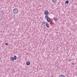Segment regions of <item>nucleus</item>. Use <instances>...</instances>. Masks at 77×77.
<instances>
[{"instance_id": "f257e3e1", "label": "nucleus", "mask_w": 77, "mask_h": 77, "mask_svg": "<svg viewBox=\"0 0 77 77\" xmlns=\"http://www.w3.org/2000/svg\"><path fill=\"white\" fill-rule=\"evenodd\" d=\"M13 13L15 14H17L18 12V10L17 8H14L13 10Z\"/></svg>"}, {"instance_id": "f03ea898", "label": "nucleus", "mask_w": 77, "mask_h": 77, "mask_svg": "<svg viewBox=\"0 0 77 77\" xmlns=\"http://www.w3.org/2000/svg\"><path fill=\"white\" fill-rule=\"evenodd\" d=\"M48 14H49V12L48 11L46 10L45 11V15H48Z\"/></svg>"}, {"instance_id": "7ed1b4c3", "label": "nucleus", "mask_w": 77, "mask_h": 77, "mask_svg": "<svg viewBox=\"0 0 77 77\" xmlns=\"http://www.w3.org/2000/svg\"><path fill=\"white\" fill-rule=\"evenodd\" d=\"M45 25L46 27L47 28H50V26H49V24H48V23L47 22H46L45 23Z\"/></svg>"}, {"instance_id": "20e7f679", "label": "nucleus", "mask_w": 77, "mask_h": 77, "mask_svg": "<svg viewBox=\"0 0 77 77\" xmlns=\"http://www.w3.org/2000/svg\"><path fill=\"white\" fill-rule=\"evenodd\" d=\"M51 21V19L49 18H48L47 19V21L48 23H50Z\"/></svg>"}, {"instance_id": "39448f33", "label": "nucleus", "mask_w": 77, "mask_h": 77, "mask_svg": "<svg viewBox=\"0 0 77 77\" xmlns=\"http://www.w3.org/2000/svg\"><path fill=\"white\" fill-rule=\"evenodd\" d=\"M26 64L27 65H30V62L29 61L26 62Z\"/></svg>"}, {"instance_id": "423d86ee", "label": "nucleus", "mask_w": 77, "mask_h": 77, "mask_svg": "<svg viewBox=\"0 0 77 77\" xmlns=\"http://www.w3.org/2000/svg\"><path fill=\"white\" fill-rule=\"evenodd\" d=\"M59 77H65V76L61 74L59 75Z\"/></svg>"}, {"instance_id": "0eeeda50", "label": "nucleus", "mask_w": 77, "mask_h": 77, "mask_svg": "<svg viewBox=\"0 0 77 77\" xmlns=\"http://www.w3.org/2000/svg\"><path fill=\"white\" fill-rule=\"evenodd\" d=\"M13 58H14L15 60H16L17 59V56H16V55H14Z\"/></svg>"}, {"instance_id": "6e6552de", "label": "nucleus", "mask_w": 77, "mask_h": 77, "mask_svg": "<svg viewBox=\"0 0 77 77\" xmlns=\"http://www.w3.org/2000/svg\"><path fill=\"white\" fill-rule=\"evenodd\" d=\"M54 20L55 21H56L58 20V19H57V17H55L54 18Z\"/></svg>"}, {"instance_id": "1a4fd4ad", "label": "nucleus", "mask_w": 77, "mask_h": 77, "mask_svg": "<svg viewBox=\"0 0 77 77\" xmlns=\"http://www.w3.org/2000/svg\"><path fill=\"white\" fill-rule=\"evenodd\" d=\"M11 61H14V60H15V59H14V57H11Z\"/></svg>"}, {"instance_id": "9d476101", "label": "nucleus", "mask_w": 77, "mask_h": 77, "mask_svg": "<svg viewBox=\"0 0 77 77\" xmlns=\"http://www.w3.org/2000/svg\"><path fill=\"white\" fill-rule=\"evenodd\" d=\"M48 16V15H46L45 16V19H47V18H49Z\"/></svg>"}, {"instance_id": "9b49d317", "label": "nucleus", "mask_w": 77, "mask_h": 77, "mask_svg": "<svg viewBox=\"0 0 77 77\" xmlns=\"http://www.w3.org/2000/svg\"><path fill=\"white\" fill-rule=\"evenodd\" d=\"M65 4H68L69 3V1H68V0L66 1L65 2Z\"/></svg>"}, {"instance_id": "f8f14e48", "label": "nucleus", "mask_w": 77, "mask_h": 77, "mask_svg": "<svg viewBox=\"0 0 77 77\" xmlns=\"http://www.w3.org/2000/svg\"><path fill=\"white\" fill-rule=\"evenodd\" d=\"M52 1L53 2H54V3H55V2H56L57 0H52Z\"/></svg>"}, {"instance_id": "ddd939ff", "label": "nucleus", "mask_w": 77, "mask_h": 77, "mask_svg": "<svg viewBox=\"0 0 77 77\" xmlns=\"http://www.w3.org/2000/svg\"><path fill=\"white\" fill-rule=\"evenodd\" d=\"M42 23L43 24H45V21H43V22H42Z\"/></svg>"}, {"instance_id": "4468645a", "label": "nucleus", "mask_w": 77, "mask_h": 77, "mask_svg": "<svg viewBox=\"0 0 77 77\" xmlns=\"http://www.w3.org/2000/svg\"><path fill=\"white\" fill-rule=\"evenodd\" d=\"M5 45H8V43H6L5 44Z\"/></svg>"}, {"instance_id": "2eb2a0df", "label": "nucleus", "mask_w": 77, "mask_h": 77, "mask_svg": "<svg viewBox=\"0 0 77 77\" xmlns=\"http://www.w3.org/2000/svg\"><path fill=\"white\" fill-rule=\"evenodd\" d=\"M72 65H74V63H72Z\"/></svg>"}, {"instance_id": "dca6fc26", "label": "nucleus", "mask_w": 77, "mask_h": 77, "mask_svg": "<svg viewBox=\"0 0 77 77\" xmlns=\"http://www.w3.org/2000/svg\"><path fill=\"white\" fill-rule=\"evenodd\" d=\"M51 21H53V19H51Z\"/></svg>"}, {"instance_id": "f3484780", "label": "nucleus", "mask_w": 77, "mask_h": 77, "mask_svg": "<svg viewBox=\"0 0 77 77\" xmlns=\"http://www.w3.org/2000/svg\"><path fill=\"white\" fill-rule=\"evenodd\" d=\"M69 61H71V59H70V60H69Z\"/></svg>"}]
</instances>
